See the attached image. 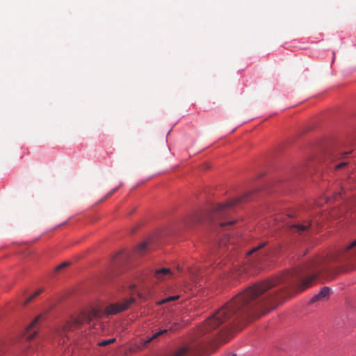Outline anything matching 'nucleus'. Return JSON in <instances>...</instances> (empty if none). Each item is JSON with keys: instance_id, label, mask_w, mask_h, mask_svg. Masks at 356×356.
I'll list each match as a JSON object with an SVG mask.
<instances>
[{"instance_id": "f03ea898", "label": "nucleus", "mask_w": 356, "mask_h": 356, "mask_svg": "<svg viewBox=\"0 0 356 356\" xmlns=\"http://www.w3.org/2000/svg\"><path fill=\"white\" fill-rule=\"evenodd\" d=\"M246 197L247 195H245L232 200L225 204L216 205L209 213V218L212 221L228 219L234 211V206L242 202V200Z\"/></svg>"}, {"instance_id": "ddd939ff", "label": "nucleus", "mask_w": 356, "mask_h": 356, "mask_svg": "<svg viewBox=\"0 0 356 356\" xmlns=\"http://www.w3.org/2000/svg\"><path fill=\"white\" fill-rule=\"evenodd\" d=\"M266 245V243H262L257 245V247L252 248L251 250H250L248 253V254L251 255L254 253L258 252L261 248H263Z\"/></svg>"}, {"instance_id": "4be33fe9", "label": "nucleus", "mask_w": 356, "mask_h": 356, "mask_svg": "<svg viewBox=\"0 0 356 356\" xmlns=\"http://www.w3.org/2000/svg\"><path fill=\"white\" fill-rule=\"evenodd\" d=\"M119 187H117L115 188H113L112 191H111L105 197V198H108L109 197H111L118 189Z\"/></svg>"}, {"instance_id": "1a4fd4ad", "label": "nucleus", "mask_w": 356, "mask_h": 356, "mask_svg": "<svg viewBox=\"0 0 356 356\" xmlns=\"http://www.w3.org/2000/svg\"><path fill=\"white\" fill-rule=\"evenodd\" d=\"M168 330V329L160 330L159 331L154 332L151 337H147L146 339L144 340V345H147V343H151L154 340L158 339L160 336L167 333Z\"/></svg>"}, {"instance_id": "6ab92c4d", "label": "nucleus", "mask_w": 356, "mask_h": 356, "mask_svg": "<svg viewBox=\"0 0 356 356\" xmlns=\"http://www.w3.org/2000/svg\"><path fill=\"white\" fill-rule=\"evenodd\" d=\"M69 264H70L69 262H64V263L60 264L59 266H58L56 267V270L57 271H59V270H62L63 268L67 267Z\"/></svg>"}, {"instance_id": "aec40b11", "label": "nucleus", "mask_w": 356, "mask_h": 356, "mask_svg": "<svg viewBox=\"0 0 356 356\" xmlns=\"http://www.w3.org/2000/svg\"><path fill=\"white\" fill-rule=\"evenodd\" d=\"M347 164H348V163H347L346 161H342V162H341V163H338V164L335 165L334 166V168L336 170H337V169H339V168H343V167L346 166Z\"/></svg>"}, {"instance_id": "39448f33", "label": "nucleus", "mask_w": 356, "mask_h": 356, "mask_svg": "<svg viewBox=\"0 0 356 356\" xmlns=\"http://www.w3.org/2000/svg\"><path fill=\"white\" fill-rule=\"evenodd\" d=\"M42 318V315L38 316L26 327L24 337L27 340H31L37 333V325Z\"/></svg>"}, {"instance_id": "b1692460", "label": "nucleus", "mask_w": 356, "mask_h": 356, "mask_svg": "<svg viewBox=\"0 0 356 356\" xmlns=\"http://www.w3.org/2000/svg\"><path fill=\"white\" fill-rule=\"evenodd\" d=\"M266 254V252H259L257 255L258 257V260H260L263 257H264Z\"/></svg>"}, {"instance_id": "a878e982", "label": "nucleus", "mask_w": 356, "mask_h": 356, "mask_svg": "<svg viewBox=\"0 0 356 356\" xmlns=\"http://www.w3.org/2000/svg\"><path fill=\"white\" fill-rule=\"evenodd\" d=\"M177 272H181V268L179 266H177Z\"/></svg>"}, {"instance_id": "f257e3e1", "label": "nucleus", "mask_w": 356, "mask_h": 356, "mask_svg": "<svg viewBox=\"0 0 356 356\" xmlns=\"http://www.w3.org/2000/svg\"><path fill=\"white\" fill-rule=\"evenodd\" d=\"M323 270L319 262L314 261L301 270H293L280 278L248 287L204 321L196 332L198 340L195 344L179 348L172 356H199L207 344L226 343L232 337V330L239 327L240 323L250 318L254 311L264 309V313L280 303V293L269 291L272 287L285 282L289 286H297L300 290H305L313 284Z\"/></svg>"}, {"instance_id": "5701e85b", "label": "nucleus", "mask_w": 356, "mask_h": 356, "mask_svg": "<svg viewBox=\"0 0 356 356\" xmlns=\"http://www.w3.org/2000/svg\"><path fill=\"white\" fill-rule=\"evenodd\" d=\"M350 152H341L338 153L335 156H339L341 158V156L349 154Z\"/></svg>"}, {"instance_id": "9b49d317", "label": "nucleus", "mask_w": 356, "mask_h": 356, "mask_svg": "<svg viewBox=\"0 0 356 356\" xmlns=\"http://www.w3.org/2000/svg\"><path fill=\"white\" fill-rule=\"evenodd\" d=\"M179 296H169L166 298H164L161 300H160L159 302H158V305H163V304H165V303H167V302H169L170 301H174V300H176L177 299H179Z\"/></svg>"}, {"instance_id": "412c9836", "label": "nucleus", "mask_w": 356, "mask_h": 356, "mask_svg": "<svg viewBox=\"0 0 356 356\" xmlns=\"http://www.w3.org/2000/svg\"><path fill=\"white\" fill-rule=\"evenodd\" d=\"M235 222H236L235 220H229V221H227V222H222V221H220V225L221 227H224V226L227 225H231L234 224V223H235Z\"/></svg>"}, {"instance_id": "a211bd4d", "label": "nucleus", "mask_w": 356, "mask_h": 356, "mask_svg": "<svg viewBox=\"0 0 356 356\" xmlns=\"http://www.w3.org/2000/svg\"><path fill=\"white\" fill-rule=\"evenodd\" d=\"M231 240L230 237L228 236H225L223 238L220 239L219 241V247L221 248L223 245H226L227 242H229Z\"/></svg>"}, {"instance_id": "7ed1b4c3", "label": "nucleus", "mask_w": 356, "mask_h": 356, "mask_svg": "<svg viewBox=\"0 0 356 356\" xmlns=\"http://www.w3.org/2000/svg\"><path fill=\"white\" fill-rule=\"evenodd\" d=\"M99 316V312L92 309L90 312H83L76 318H73L70 322L66 323L64 330H74L84 323H90L92 319Z\"/></svg>"}, {"instance_id": "dca6fc26", "label": "nucleus", "mask_w": 356, "mask_h": 356, "mask_svg": "<svg viewBox=\"0 0 356 356\" xmlns=\"http://www.w3.org/2000/svg\"><path fill=\"white\" fill-rule=\"evenodd\" d=\"M147 243L145 242H143V243H141L137 248V251L140 253V254H143L146 250H147Z\"/></svg>"}, {"instance_id": "6e6552de", "label": "nucleus", "mask_w": 356, "mask_h": 356, "mask_svg": "<svg viewBox=\"0 0 356 356\" xmlns=\"http://www.w3.org/2000/svg\"><path fill=\"white\" fill-rule=\"evenodd\" d=\"M310 226L311 222L307 221L302 225L297 224L289 225V227L291 230H294V232H298L299 234H301L302 233L306 232Z\"/></svg>"}, {"instance_id": "f3484780", "label": "nucleus", "mask_w": 356, "mask_h": 356, "mask_svg": "<svg viewBox=\"0 0 356 356\" xmlns=\"http://www.w3.org/2000/svg\"><path fill=\"white\" fill-rule=\"evenodd\" d=\"M115 341V338H112V339H107V340H103L100 342L98 343V345L99 346H106L108 344H111L113 342H114Z\"/></svg>"}, {"instance_id": "423d86ee", "label": "nucleus", "mask_w": 356, "mask_h": 356, "mask_svg": "<svg viewBox=\"0 0 356 356\" xmlns=\"http://www.w3.org/2000/svg\"><path fill=\"white\" fill-rule=\"evenodd\" d=\"M176 276L175 272L172 271L168 268H162L155 270L154 277L159 281L165 280L167 279L172 278Z\"/></svg>"}, {"instance_id": "2eb2a0df", "label": "nucleus", "mask_w": 356, "mask_h": 356, "mask_svg": "<svg viewBox=\"0 0 356 356\" xmlns=\"http://www.w3.org/2000/svg\"><path fill=\"white\" fill-rule=\"evenodd\" d=\"M356 246V239L351 242L348 245L344 248V253H349Z\"/></svg>"}, {"instance_id": "20e7f679", "label": "nucleus", "mask_w": 356, "mask_h": 356, "mask_svg": "<svg viewBox=\"0 0 356 356\" xmlns=\"http://www.w3.org/2000/svg\"><path fill=\"white\" fill-rule=\"evenodd\" d=\"M134 302V299L131 298L128 300H124L122 302L111 304L106 308L107 314H116L129 308L130 305Z\"/></svg>"}, {"instance_id": "4468645a", "label": "nucleus", "mask_w": 356, "mask_h": 356, "mask_svg": "<svg viewBox=\"0 0 356 356\" xmlns=\"http://www.w3.org/2000/svg\"><path fill=\"white\" fill-rule=\"evenodd\" d=\"M41 289H38L33 294L30 296L24 302V305H27L28 303H29L32 300H33L36 296H38L41 293Z\"/></svg>"}, {"instance_id": "f8f14e48", "label": "nucleus", "mask_w": 356, "mask_h": 356, "mask_svg": "<svg viewBox=\"0 0 356 356\" xmlns=\"http://www.w3.org/2000/svg\"><path fill=\"white\" fill-rule=\"evenodd\" d=\"M201 221V216L200 214H195L191 217L188 224H195Z\"/></svg>"}, {"instance_id": "0eeeda50", "label": "nucleus", "mask_w": 356, "mask_h": 356, "mask_svg": "<svg viewBox=\"0 0 356 356\" xmlns=\"http://www.w3.org/2000/svg\"><path fill=\"white\" fill-rule=\"evenodd\" d=\"M330 293V289L327 286H324L321 291L315 295L310 300L311 303H313L317 300H321L325 299Z\"/></svg>"}, {"instance_id": "bb28decb", "label": "nucleus", "mask_w": 356, "mask_h": 356, "mask_svg": "<svg viewBox=\"0 0 356 356\" xmlns=\"http://www.w3.org/2000/svg\"><path fill=\"white\" fill-rule=\"evenodd\" d=\"M134 287H135V285H131V286H130L131 289H133V288H134Z\"/></svg>"}, {"instance_id": "393cba45", "label": "nucleus", "mask_w": 356, "mask_h": 356, "mask_svg": "<svg viewBox=\"0 0 356 356\" xmlns=\"http://www.w3.org/2000/svg\"><path fill=\"white\" fill-rule=\"evenodd\" d=\"M325 202H330V201L331 200V198H330V197H326L325 198Z\"/></svg>"}, {"instance_id": "9d476101", "label": "nucleus", "mask_w": 356, "mask_h": 356, "mask_svg": "<svg viewBox=\"0 0 356 356\" xmlns=\"http://www.w3.org/2000/svg\"><path fill=\"white\" fill-rule=\"evenodd\" d=\"M337 187L339 188V191H334L333 193L332 199L334 200H338L342 197V195L344 193L345 188L343 186H341V184H337Z\"/></svg>"}]
</instances>
